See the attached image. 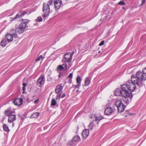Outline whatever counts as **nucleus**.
<instances>
[{
    "instance_id": "obj_2",
    "label": "nucleus",
    "mask_w": 146,
    "mask_h": 146,
    "mask_svg": "<svg viewBox=\"0 0 146 146\" xmlns=\"http://www.w3.org/2000/svg\"><path fill=\"white\" fill-rule=\"evenodd\" d=\"M123 88L124 89L125 91L131 95L130 96L127 97L129 101V99H130L133 97L132 92H133L135 89V84L129 81H128L127 84H123Z\"/></svg>"
},
{
    "instance_id": "obj_31",
    "label": "nucleus",
    "mask_w": 146,
    "mask_h": 146,
    "mask_svg": "<svg viewBox=\"0 0 146 146\" xmlns=\"http://www.w3.org/2000/svg\"><path fill=\"white\" fill-rule=\"evenodd\" d=\"M44 58L43 57L42 55H40L36 59V61L38 62L40 60H42Z\"/></svg>"
},
{
    "instance_id": "obj_22",
    "label": "nucleus",
    "mask_w": 146,
    "mask_h": 146,
    "mask_svg": "<svg viewBox=\"0 0 146 146\" xmlns=\"http://www.w3.org/2000/svg\"><path fill=\"white\" fill-rule=\"evenodd\" d=\"M3 130L7 132H8L10 131L9 127L6 124H4L3 126Z\"/></svg>"
},
{
    "instance_id": "obj_14",
    "label": "nucleus",
    "mask_w": 146,
    "mask_h": 146,
    "mask_svg": "<svg viewBox=\"0 0 146 146\" xmlns=\"http://www.w3.org/2000/svg\"><path fill=\"white\" fill-rule=\"evenodd\" d=\"M23 101V100L22 98H17L15 100L14 103L15 105L20 106L22 104Z\"/></svg>"
},
{
    "instance_id": "obj_8",
    "label": "nucleus",
    "mask_w": 146,
    "mask_h": 146,
    "mask_svg": "<svg viewBox=\"0 0 146 146\" xmlns=\"http://www.w3.org/2000/svg\"><path fill=\"white\" fill-rule=\"evenodd\" d=\"M73 54L70 52L66 53L64 56V58L66 62L69 63L71 62Z\"/></svg>"
},
{
    "instance_id": "obj_42",
    "label": "nucleus",
    "mask_w": 146,
    "mask_h": 146,
    "mask_svg": "<svg viewBox=\"0 0 146 146\" xmlns=\"http://www.w3.org/2000/svg\"><path fill=\"white\" fill-rule=\"evenodd\" d=\"M23 87H25L27 86V84L25 83H23Z\"/></svg>"
},
{
    "instance_id": "obj_1",
    "label": "nucleus",
    "mask_w": 146,
    "mask_h": 146,
    "mask_svg": "<svg viewBox=\"0 0 146 146\" xmlns=\"http://www.w3.org/2000/svg\"><path fill=\"white\" fill-rule=\"evenodd\" d=\"M123 85H122L121 86V90L119 88L117 89L115 91V94L116 96H120V95L121 94L123 100L126 104H128L129 103V101L127 97L130 96L131 95L125 91L124 89L123 88Z\"/></svg>"
},
{
    "instance_id": "obj_15",
    "label": "nucleus",
    "mask_w": 146,
    "mask_h": 146,
    "mask_svg": "<svg viewBox=\"0 0 146 146\" xmlns=\"http://www.w3.org/2000/svg\"><path fill=\"white\" fill-rule=\"evenodd\" d=\"M16 119V115L13 114L9 116L8 119V122L10 123L13 122Z\"/></svg>"
},
{
    "instance_id": "obj_21",
    "label": "nucleus",
    "mask_w": 146,
    "mask_h": 146,
    "mask_svg": "<svg viewBox=\"0 0 146 146\" xmlns=\"http://www.w3.org/2000/svg\"><path fill=\"white\" fill-rule=\"evenodd\" d=\"M66 96L64 93L61 92L60 94H58L56 97V100H59L60 98H63Z\"/></svg>"
},
{
    "instance_id": "obj_20",
    "label": "nucleus",
    "mask_w": 146,
    "mask_h": 146,
    "mask_svg": "<svg viewBox=\"0 0 146 146\" xmlns=\"http://www.w3.org/2000/svg\"><path fill=\"white\" fill-rule=\"evenodd\" d=\"M118 110L119 112H122L124 110L125 107L124 104L122 103L117 107Z\"/></svg>"
},
{
    "instance_id": "obj_19",
    "label": "nucleus",
    "mask_w": 146,
    "mask_h": 146,
    "mask_svg": "<svg viewBox=\"0 0 146 146\" xmlns=\"http://www.w3.org/2000/svg\"><path fill=\"white\" fill-rule=\"evenodd\" d=\"M26 13H27L26 12H20L16 15L14 18V19L22 17L26 14Z\"/></svg>"
},
{
    "instance_id": "obj_12",
    "label": "nucleus",
    "mask_w": 146,
    "mask_h": 146,
    "mask_svg": "<svg viewBox=\"0 0 146 146\" xmlns=\"http://www.w3.org/2000/svg\"><path fill=\"white\" fill-rule=\"evenodd\" d=\"M54 7L56 9H59L61 5L62 1L60 0H54Z\"/></svg>"
},
{
    "instance_id": "obj_47",
    "label": "nucleus",
    "mask_w": 146,
    "mask_h": 146,
    "mask_svg": "<svg viewBox=\"0 0 146 146\" xmlns=\"http://www.w3.org/2000/svg\"><path fill=\"white\" fill-rule=\"evenodd\" d=\"M70 145H71L72 143L71 142H70Z\"/></svg>"
},
{
    "instance_id": "obj_32",
    "label": "nucleus",
    "mask_w": 146,
    "mask_h": 146,
    "mask_svg": "<svg viewBox=\"0 0 146 146\" xmlns=\"http://www.w3.org/2000/svg\"><path fill=\"white\" fill-rule=\"evenodd\" d=\"M81 79L80 76H78L76 79V82L77 84H80Z\"/></svg>"
},
{
    "instance_id": "obj_26",
    "label": "nucleus",
    "mask_w": 146,
    "mask_h": 146,
    "mask_svg": "<svg viewBox=\"0 0 146 146\" xmlns=\"http://www.w3.org/2000/svg\"><path fill=\"white\" fill-rule=\"evenodd\" d=\"M40 113L39 112H36L33 113L31 116V118H37L39 115Z\"/></svg>"
},
{
    "instance_id": "obj_39",
    "label": "nucleus",
    "mask_w": 146,
    "mask_h": 146,
    "mask_svg": "<svg viewBox=\"0 0 146 146\" xmlns=\"http://www.w3.org/2000/svg\"><path fill=\"white\" fill-rule=\"evenodd\" d=\"M16 31L15 29H13L11 31V33H12L15 32Z\"/></svg>"
},
{
    "instance_id": "obj_28",
    "label": "nucleus",
    "mask_w": 146,
    "mask_h": 146,
    "mask_svg": "<svg viewBox=\"0 0 146 146\" xmlns=\"http://www.w3.org/2000/svg\"><path fill=\"white\" fill-rule=\"evenodd\" d=\"M0 44L3 47L5 46L7 44V41L5 39L3 40L1 42Z\"/></svg>"
},
{
    "instance_id": "obj_27",
    "label": "nucleus",
    "mask_w": 146,
    "mask_h": 146,
    "mask_svg": "<svg viewBox=\"0 0 146 146\" xmlns=\"http://www.w3.org/2000/svg\"><path fill=\"white\" fill-rule=\"evenodd\" d=\"M95 126L96 125L95 124L94 122L92 121L89 125V127L90 129L92 130Z\"/></svg>"
},
{
    "instance_id": "obj_18",
    "label": "nucleus",
    "mask_w": 146,
    "mask_h": 146,
    "mask_svg": "<svg viewBox=\"0 0 146 146\" xmlns=\"http://www.w3.org/2000/svg\"><path fill=\"white\" fill-rule=\"evenodd\" d=\"M13 113V111H12L11 108H9L8 109H6L4 111L5 114L7 116H9Z\"/></svg>"
},
{
    "instance_id": "obj_40",
    "label": "nucleus",
    "mask_w": 146,
    "mask_h": 146,
    "mask_svg": "<svg viewBox=\"0 0 146 146\" xmlns=\"http://www.w3.org/2000/svg\"><path fill=\"white\" fill-rule=\"evenodd\" d=\"M142 3L141 5H143L145 3V1L144 0H142Z\"/></svg>"
},
{
    "instance_id": "obj_17",
    "label": "nucleus",
    "mask_w": 146,
    "mask_h": 146,
    "mask_svg": "<svg viewBox=\"0 0 146 146\" xmlns=\"http://www.w3.org/2000/svg\"><path fill=\"white\" fill-rule=\"evenodd\" d=\"M61 84H59L55 88V92L56 94H58L63 88V86Z\"/></svg>"
},
{
    "instance_id": "obj_48",
    "label": "nucleus",
    "mask_w": 146,
    "mask_h": 146,
    "mask_svg": "<svg viewBox=\"0 0 146 146\" xmlns=\"http://www.w3.org/2000/svg\"><path fill=\"white\" fill-rule=\"evenodd\" d=\"M125 117H127V115H125Z\"/></svg>"
},
{
    "instance_id": "obj_36",
    "label": "nucleus",
    "mask_w": 146,
    "mask_h": 146,
    "mask_svg": "<svg viewBox=\"0 0 146 146\" xmlns=\"http://www.w3.org/2000/svg\"><path fill=\"white\" fill-rule=\"evenodd\" d=\"M104 40L102 41L99 44V45L100 46H101L103 45L104 44Z\"/></svg>"
},
{
    "instance_id": "obj_25",
    "label": "nucleus",
    "mask_w": 146,
    "mask_h": 146,
    "mask_svg": "<svg viewBox=\"0 0 146 146\" xmlns=\"http://www.w3.org/2000/svg\"><path fill=\"white\" fill-rule=\"evenodd\" d=\"M81 139L80 136L78 135H76L72 139L73 141H80Z\"/></svg>"
},
{
    "instance_id": "obj_30",
    "label": "nucleus",
    "mask_w": 146,
    "mask_h": 146,
    "mask_svg": "<svg viewBox=\"0 0 146 146\" xmlns=\"http://www.w3.org/2000/svg\"><path fill=\"white\" fill-rule=\"evenodd\" d=\"M72 76H73V73H71L69 74L68 77L67 78V79L69 78V80H70V82H69L70 83L71 82L72 79Z\"/></svg>"
},
{
    "instance_id": "obj_24",
    "label": "nucleus",
    "mask_w": 146,
    "mask_h": 146,
    "mask_svg": "<svg viewBox=\"0 0 146 146\" xmlns=\"http://www.w3.org/2000/svg\"><path fill=\"white\" fill-rule=\"evenodd\" d=\"M90 82V80L88 77L86 78L85 81V85L87 86L88 85Z\"/></svg>"
},
{
    "instance_id": "obj_45",
    "label": "nucleus",
    "mask_w": 146,
    "mask_h": 146,
    "mask_svg": "<svg viewBox=\"0 0 146 146\" xmlns=\"http://www.w3.org/2000/svg\"><path fill=\"white\" fill-rule=\"evenodd\" d=\"M125 113H127L128 115H129V114H128V112L127 111H126L125 112Z\"/></svg>"
},
{
    "instance_id": "obj_41",
    "label": "nucleus",
    "mask_w": 146,
    "mask_h": 146,
    "mask_svg": "<svg viewBox=\"0 0 146 146\" xmlns=\"http://www.w3.org/2000/svg\"><path fill=\"white\" fill-rule=\"evenodd\" d=\"M15 125V123L14 122L12 123V127H13Z\"/></svg>"
},
{
    "instance_id": "obj_5",
    "label": "nucleus",
    "mask_w": 146,
    "mask_h": 146,
    "mask_svg": "<svg viewBox=\"0 0 146 146\" xmlns=\"http://www.w3.org/2000/svg\"><path fill=\"white\" fill-rule=\"evenodd\" d=\"M136 76L137 79L141 83L142 81L146 80V75L141 71L138 72L136 73Z\"/></svg>"
},
{
    "instance_id": "obj_7",
    "label": "nucleus",
    "mask_w": 146,
    "mask_h": 146,
    "mask_svg": "<svg viewBox=\"0 0 146 146\" xmlns=\"http://www.w3.org/2000/svg\"><path fill=\"white\" fill-rule=\"evenodd\" d=\"M114 109L111 107H108L106 108L104 111L105 115H110L114 112Z\"/></svg>"
},
{
    "instance_id": "obj_38",
    "label": "nucleus",
    "mask_w": 146,
    "mask_h": 146,
    "mask_svg": "<svg viewBox=\"0 0 146 146\" xmlns=\"http://www.w3.org/2000/svg\"><path fill=\"white\" fill-rule=\"evenodd\" d=\"M38 101H39V100L38 99H37L35 100L34 101V103H35V104H37L38 103Z\"/></svg>"
},
{
    "instance_id": "obj_35",
    "label": "nucleus",
    "mask_w": 146,
    "mask_h": 146,
    "mask_svg": "<svg viewBox=\"0 0 146 146\" xmlns=\"http://www.w3.org/2000/svg\"><path fill=\"white\" fill-rule=\"evenodd\" d=\"M142 72L144 74H146V67L143 68L142 69Z\"/></svg>"
},
{
    "instance_id": "obj_37",
    "label": "nucleus",
    "mask_w": 146,
    "mask_h": 146,
    "mask_svg": "<svg viewBox=\"0 0 146 146\" xmlns=\"http://www.w3.org/2000/svg\"><path fill=\"white\" fill-rule=\"evenodd\" d=\"M63 75V74L62 73H60L59 74L58 76V78L59 79Z\"/></svg>"
},
{
    "instance_id": "obj_4",
    "label": "nucleus",
    "mask_w": 146,
    "mask_h": 146,
    "mask_svg": "<svg viewBox=\"0 0 146 146\" xmlns=\"http://www.w3.org/2000/svg\"><path fill=\"white\" fill-rule=\"evenodd\" d=\"M22 21L23 22L19 25L17 29V31L19 34L22 33L24 31L27 27V23L29 21V20L27 19H22Z\"/></svg>"
},
{
    "instance_id": "obj_13",
    "label": "nucleus",
    "mask_w": 146,
    "mask_h": 146,
    "mask_svg": "<svg viewBox=\"0 0 146 146\" xmlns=\"http://www.w3.org/2000/svg\"><path fill=\"white\" fill-rule=\"evenodd\" d=\"M94 116L95 119V121L96 122L97 126H98L99 121L103 119L104 117L100 115H97L96 114L94 115Z\"/></svg>"
},
{
    "instance_id": "obj_11",
    "label": "nucleus",
    "mask_w": 146,
    "mask_h": 146,
    "mask_svg": "<svg viewBox=\"0 0 146 146\" xmlns=\"http://www.w3.org/2000/svg\"><path fill=\"white\" fill-rule=\"evenodd\" d=\"M90 133L89 130L88 129H84L82 133V136L83 139H86L89 136Z\"/></svg>"
},
{
    "instance_id": "obj_49",
    "label": "nucleus",
    "mask_w": 146,
    "mask_h": 146,
    "mask_svg": "<svg viewBox=\"0 0 146 146\" xmlns=\"http://www.w3.org/2000/svg\"><path fill=\"white\" fill-rule=\"evenodd\" d=\"M66 83V82H64V84H65Z\"/></svg>"
},
{
    "instance_id": "obj_29",
    "label": "nucleus",
    "mask_w": 146,
    "mask_h": 146,
    "mask_svg": "<svg viewBox=\"0 0 146 146\" xmlns=\"http://www.w3.org/2000/svg\"><path fill=\"white\" fill-rule=\"evenodd\" d=\"M57 103L56 101L54 98H53L51 101V105L52 106H54L56 105Z\"/></svg>"
},
{
    "instance_id": "obj_44",
    "label": "nucleus",
    "mask_w": 146,
    "mask_h": 146,
    "mask_svg": "<svg viewBox=\"0 0 146 146\" xmlns=\"http://www.w3.org/2000/svg\"><path fill=\"white\" fill-rule=\"evenodd\" d=\"M25 87H23V92L25 91Z\"/></svg>"
},
{
    "instance_id": "obj_33",
    "label": "nucleus",
    "mask_w": 146,
    "mask_h": 146,
    "mask_svg": "<svg viewBox=\"0 0 146 146\" xmlns=\"http://www.w3.org/2000/svg\"><path fill=\"white\" fill-rule=\"evenodd\" d=\"M118 4L123 5H125V3L123 1H121L118 3Z\"/></svg>"
},
{
    "instance_id": "obj_16",
    "label": "nucleus",
    "mask_w": 146,
    "mask_h": 146,
    "mask_svg": "<svg viewBox=\"0 0 146 146\" xmlns=\"http://www.w3.org/2000/svg\"><path fill=\"white\" fill-rule=\"evenodd\" d=\"M67 68V65L66 64H63L62 65H59L58 66L57 68V70H63L64 71H66Z\"/></svg>"
},
{
    "instance_id": "obj_46",
    "label": "nucleus",
    "mask_w": 146,
    "mask_h": 146,
    "mask_svg": "<svg viewBox=\"0 0 146 146\" xmlns=\"http://www.w3.org/2000/svg\"><path fill=\"white\" fill-rule=\"evenodd\" d=\"M93 116V115H91V117L92 118V116Z\"/></svg>"
},
{
    "instance_id": "obj_6",
    "label": "nucleus",
    "mask_w": 146,
    "mask_h": 146,
    "mask_svg": "<svg viewBox=\"0 0 146 146\" xmlns=\"http://www.w3.org/2000/svg\"><path fill=\"white\" fill-rule=\"evenodd\" d=\"M131 82H133L135 84V85L136 84L137 85H138L139 86L141 85V83L140 81L139 80L137 77L135 76H132L131 78V80L129 81Z\"/></svg>"
},
{
    "instance_id": "obj_9",
    "label": "nucleus",
    "mask_w": 146,
    "mask_h": 146,
    "mask_svg": "<svg viewBox=\"0 0 146 146\" xmlns=\"http://www.w3.org/2000/svg\"><path fill=\"white\" fill-rule=\"evenodd\" d=\"M44 81L45 78L43 75H41L38 79L37 84L38 86L41 87V85L43 84H44Z\"/></svg>"
},
{
    "instance_id": "obj_34",
    "label": "nucleus",
    "mask_w": 146,
    "mask_h": 146,
    "mask_svg": "<svg viewBox=\"0 0 146 146\" xmlns=\"http://www.w3.org/2000/svg\"><path fill=\"white\" fill-rule=\"evenodd\" d=\"M37 20L38 22H40L42 21V19L41 16H40L38 17Z\"/></svg>"
},
{
    "instance_id": "obj_43",
    "label": "nucleus",
    "mask_w": 146,
    "mask_h": 146,
    "mask_svg": "<svg viewBox=\"0 0 146 146\" xmlns=\"http://www.w3.org/2000/svg\"><path fill=\"white\" fill-rule=\"evenodd\" d=\"M78 84L76 86L77 88L79 87L80 86V84Z\"/></svg>"
},
{
    "instance_id": "obj_3",
    "label": "nucleus",
    "mask_w": 146,
    "mask_h": 146,
    "mask_svg": "<svg viewBox=\"0 0 146 146\" xmlns=\"http://www.w3.org/2000/svg\"><path fill=\"white\" fill-rule=\"evenodd\" d=\"M53 3L52 0H49L47 3H44L43 4L42 11L44 13L43 17H47L49 15V13H51L50 8Z\"/></svg>"
},
{
    "instance_id": "obj_10",
    "label": "nucleus",
    "mask_w": 146,
    "mask_h": 146,
    "mask_svg": "<svg viewBox=\"0 0 146 146\" xmlns=\"http://www.w3.org/2000/svg\"><path fill=\"white\" fill-rule=\"evenodd\" d=\"M17 36V35L16 34L13 33L12 35L8 34L5 36V37L7 38V40L10 42L13 40V38H16Z\"/></svg>"
},
{
    "instance_id": "obj_23",
    "label": "nucleus",
    "mask_w": 146,
    "mask_h": 146,
    "mask_svg": "<svg viewBox=\"0 0 146 146\" xmlns=\"http://www.w3.org/2000/svg\"><path fill=\"white\" fill-rule=\"evenodd\" d=\"M122 103H122V101L121 99H117L116 100L115 105L117 107L119 106V105H121V104H122Z\"/></svg>"
}]
</instances>
